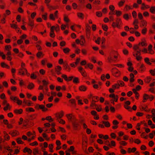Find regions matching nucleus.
Listing matches in <instances>:
<instances>
[{
    "label": "nucleus",
    "instance_id": "nucleus-1",
    "mask_svg": "<svg viewBox=\"0 0 155 155\" xmlns=\"http://www.w3.org/2000/svg\"><path fill=\"white\" fill-rule=\"evenodd\" d=\"M141 51V49H139V50L134 51L133 53V56L136 57V59L137 61L141 60L142 58V57L140 56Z\"/></svg>",
    "mask_w": 155,
    "mask_h": 155
},
{
    "label": "nucleus",
    "instance_id": "nucleus-2",
    "mask_svg": "<svg viewBox=\"0 0 155 155\" xmlns=\"http://www.w3.org/2000/svg\"><path fill=\"white\" fill-rule=\"evenodd\" d=\"M66 116L69 121L72 123L74 121L78 120L75 116L72 114H67Z\"/></svg>",
    "mask_w": 155,
    "mask_h": 155
},
{
    "label": "nucleus",
    "instance_id": "nucleus-3",
    "mask_svg": "<svg viewBox=\"0 0 155 155\" xmlns=\"http://www.w3.org/2000/svg\"><path fill=\"white\" fill-rule=\"evenodd\" d=\"M58 11H56L54 15L53 14H51L49 15V18L53 21H54L56 18H58Z\"/></svg>",
    "mask_w": 155,
    "mask_h": 155
},
{
    "label": "nucleus",
    "instance_id": "nucleus-4",
    "mask_svg": "<svg viewBox=\"0 0 155 155\" xmlns=\"http://www.w3.org/2000/svg\"><path fill=\"white\" fill-rule=\"evenodd\" d=\"M140 109L141 110H144L146 112H149L150 109L148 108V106L146 104H143L140 106Z\"/></svg>",
    "mask_w": 155,
    "mask_h": 155
},
{
    "label": "nucleus",
    "instance_id": "nucleus-5",
    "mask_svg": "<svg viewBox=\"0 0 155 155\" xmlns=\"http://www.w3.org/2000/svg\"><path fill=\"white\" fill-rule=\"evenodd\" d=\"M35 108L37 109H41L43 111L45 112L47 111L48 109L45 108V106L43 105H39L37 104L35 105Z\"/></svg>",
    "mask_w": 155,
    "mask_h": 155
},
{
    "label": "nucleus",
    "instance_id": "nucleus-6",
    "mask_svg": "<svg viewBox=\"0 0 155 155\" xmlns=\"http://www.w3.org/2000/svg\"><path fill=\"white\" fill-rule=\"evenodd\" d=\"M111 72L113 75L116 77L119 76L120 74V71L116 68H113Z\"/></svg>",
    "mask_w": 155,
    "mask_h": 155
},
{
    "label": "nucleus",
    "instance_id": "nucleus-7",
    "mask_svg": "<svg viewBox=\"0 0 155 155\" xmlns=\"http://www.w3.org/2000/svg\"><path fill=\"white\" fill-rule=\"evenodd\" d=\"M18 71V73L20 75H24L28 73L27 70L26 68H20Z\"/></svg>",
    "mask_w": 155,
    "mask_h": 155
},
{
    "label": "nucleus",
    "instance_id": "nucleus-8",
    "mask_svg": "<svg viewBox=\"0 0 155 155\" xmlns=\"http://www.w3.org/2000/svg\"><path fill=\"white\" fill-rule=\"evenodd\" d=\"M79 71L81 73L82 75L84 77L87 76V74L85 71L81 67H79L78 68Z\"/></svg>",
    "mask_w": 155,
    "mask_h": 155
},
{
    "label": "nucleus",
    "instance_id": "nucleus-9",
    "mask_svg": "<svg viewBox=\"0 0 155 155\" xmlns=\"http://www.w3.org/2000/svg\"><path fill=\"white\" fill-rule=\"evenodd\" d=\"M64 115V112L63 111H61L60 112L56 114V117L57 120H60Z\"/></svg>",
    "mask_w": 155,
    "mask_h": 155
},
{
    "label": "nucleus",
    "instance_id": "nucleus-10",
    "mask_svg": "<svg viewBox=\"0 0 155 155\" xmlns=\"http://www.w3.org/2000/svg\"><path fill=\"white\" fill-rule=\"evenodd\" d=\"M54 26H52L50 29V36L51 38H54L55 36V34L54 32Z\"/></svg>",
    "mask_w": 155,
    "mask_h": 155
},
{
    "label": "nucleus",
    "instance_id": "nucleus-11",
    "mask_svg": "<svg viewBox=\"0 0 155 155\" xmlns=\"http://www.w3.org/2000/svg\"><path fill=\"white\" fill-rule=\"evenodd\" d=\"M77 121H75L72 123L74 129L75 130H78V127L79 126V124Z\"/></svg>",
    "mask_w": 155,
    "mask_h": 155
},
{
    "label": "nucleus",
    "instance_id": "nucleus-12",
    "mask_svg": "<svg viewBox=\"0 0 155 155\" xmlns=\"http://www.w3.org/2000/svg\"><path fill=\"white\" fill-rule=\"evenodd\" d=\"M116 23L117 25V28H120L122 23L121 19L119 18H117L116 19Z\"/></svg>",
    "mask_w": 155,
    "mask_h": 155
},
{
    "label": "nucleus",
    "instance_id": "nucleus-13",
    "mask_svg": "<svg viewBox=\"0 0 155 155\" xmlns=\"http://www.w3.org/2000/svg\"><path fill=\"white\" fill-rule=\"evenodd\" d=\"M23 152L24 153L27 152L29 154H31L32 153V150L30 148L25 147L23 149Z\"/></svg>",
    "mask_w": 155,
    "mask_h": 155
},
{
    "label": "nucleus",
    "instance_id": "nucleus-14",
    "mask_svg": "<svg viewBox=\"0 0 155 155\" xmlns=\"http://www.w3.org/2000/svg\"><path fill=\"white\" fill-rule=\"evenodd\" d=\"M18 132L16 130L12 131L9 133V134H11L13 137L18 135Z\"/></svg>",
    "mask_w": 155,
    "mask_h": 155
},
{
    "label": "nucleus",
    "instance_id": "nucleus-15",
    "mask_svg": "<svg viewBox=\"0 0 155 155\" xmlns=\"http://www.w3.org/2000/svg\"><path fill=\"white\" fill-rule=\"evenodd\" d=\"M23 103L26 104L28 106H31V105L33 104L31 101L25 99L24 100Z\"/></svg>",
    "mask_w": 155,
    "mask_h": 155
},
{
    "label": "nucleus",
    "instance_id": "nucleus-16",
    "mask_svg": "<svg viewBox=\"0 0 155 155\" xmlns=\"http://www.w3.org/2000/svg\"><path fill=\"white\" fill-rule=\"evenodd\" d=\"M87 89V87L84 85H81L79 87V90L81 91H85Z\"/></svg>",
    "mask_w": 155,
    "mask_h": 155
},
{
    "label": "nucleus",
    "instance_id": "nucleus-17",
    "mask_svg": "<svg viewBox=\"0 0 155 155\" xmlns=\"http://www.w3.org/2000/svg\"><path fill=\"white\" fill-rule=\"evenodd\" d=\"M152 46L151 45H149L148 47V53L151 54H153L154 53V51L152 49Z\"/></svg>",
    "mask_w": 155,
    "mask_h": 155
},
{
    "label": "nucleus",
    "instance_id": "nucleus-18",
    "mask_svg": "<svg viewBox=\"0 0 155 155\" xmlns=\"http://www.w3.org/2000/svg\"><path fill=\"white\" fill-rule=\"evenodd\" d=\"M81 38L80 42L81 41V43L80 44L81 45L83 46L84 45V44L85 43V40L83 36H81Z\"/></svg>",
    "mask_w": 155,
    "mask_h": 155
},
{
    "label": "nucleus",
    "instance_id": "nucleus-19",
    "mask_svg": "<svg viewBox=\"0 0 155 155\" xmlns=\"http://www.w3.org/2000/svg\"><path fill=\"white\" fill-rule=\"evenodd\" d=\"M77 15L79 18H81V19H83L84 18V15L82 13H77Z\"/></svg>",
    "mask_w": 155,
    "mask_h": 155
},
{
    "label": "nucleus",
    "instance_id": "nucleus-20",
    "mask_svg": "<svg viewBox=\"0 0 155 155\" xmlns=\"http://www.w3.org/2000/svg\"><path fill=\"white\" fill-rule=\"evenodd\" d=\"M102 123L104 124V126L107 127H109L110 126V123L107 121H102Z\"/></svg>",
    "mask_w": 155,
    "mask_h": 155
},
{
    "label": "nucleus",
    "instance_id": "nucleus-21",
    "mask_svg": "<svg viewBox=\"0 0 155 155\" xmlns=\"http://www.w3.org/2000/svg\"><path fill=\"white\" fill-rule=\"evenodd\" d=\"M1 65L2 67L3 68H6L7 69H9L10 67L7 64L4 62H2L1 64Z\"/></svg>",
    "mask_w": 155,
    "mask_h": 155
},
{
    "label": "nucleus",
    "instance_id": "nucleus-22",
    "mask_svg": "<svg viewBox=\"0 0 155 155\" xmlns=\"http://www.w3.org/2000/svg\"><path fill=\"white\" fill-rule=\"evenodd\" d=\"M35 86L34 84L32 83H30L27 86L28 88L30 90L33 89Z\"/></svg>",
    "mask_w": 155,
    "mask_h": 155
},
{
    "label": "nucleus",
    "instance_id": "nucleus-23",
    "mask_svg": "<svg viewBox=\"0 0 155 155\" xmlns=\"http://www.w3.org/2000/svg\"><path fill=\"white\" fill-rule=\"evenodd\" d=\"M145 69L146 68L144 65L143 64H142L140 65L139 69L141 72H143L144 71Z\"/></svg>",
    "mask_w": 155,
    "mask_h": 155
},
{
    "label": "nucleus",
    "instance_id": "nucleus-24",
    "mask_svg": "<svg viewBox=\"0 0 155 155\" xmlns=\"http://www.w3.org/2000/svg\"><path fill=\"white\" fill-rule=\"evenodd\" d=\"M44 97V96L43 94L42 93H40L38 97V99L41 101L43 100Z\"/></svg>",
    "mask_w": 155,
    "mask_h": 155
},
{
    "label": "nucleus",
    "instance_id": "nucleus-25",
    "mask_svg": "<svg viewBox=\"0 0 155 155\" xmlns=\"http://www.w3.org/2000/svg\"><path fill=\"white\" fill-rule=\"evenodd\" d=\"M145 62L148 65H150L151 63L150 62V60L148 58H146L144 59Z\"/></svg>",
    "mask_w": 155,
    "mask_h": 155
},
{
    "label": "nucleus",
    "instance_id": "nucleus-26",
    "mask_svg": "<svg viewBox=\"0 0 155 155\" xmlns=\"http://www.w3.org/2000/svg\"><path fill=\"white\" fill-rule=\"evenodd\" d=\"M14 112L16 114H20L22 113L23 110L22 109H16L14 110Z\"/></svg>",
    "mask_w": 155,
    "mask_h": 155
},
{
    "label": "nucleus",
    "instance_id": "nucleus-27",
    "mask_svg": "<svg viewBox=\"0 0 155 155\" xmlns=\"http://www.w3.org/2000/svg\"><path fill=\"white\" fill-rule=\"evenodd\" d=\"M36 55L38 58H39L41 57H43L44 54L41 51H39L37 53Z\"/></svg>",
    "mask_w": 155,
    "mask_h": 155
},
{
    "label": "nucleus",
    "instance_id": "nucleus-28",
    "mask_svg": "<svg viewBox=\"0 0 155 155\" xmlns=\"http://www.w3.org/2000/svg\"><path fill=\"white\" fill-rule=\"evenodd\" d=\"M141 22L142 23V27H146L147 25V22L146 21L144 20H142Z\"/></svg>",
    "mask_w": 155,
    "mask_h": 155
},
{
    "label": "nucleus",
    "instance_id": "nucleus-29",
    "mask_svg": "<svg viewBox=\"0 0 155 155\" xmlns=\"http://www.w3.org/2000/svg\"><path fill=\"white\" fill-rule=\"evenodd\" d=\"M42 82L43 84V86L44 87L47 86L49 84L48 81H46L45 80H43L42 81Z\"/></svg>",
    "mask_w": 155,
    "mask_h": 155
},
{
    "label": "nucleus",
    "instance_id": "nucleus-30",
    "mask_svg": "<svg viewBox=\"0 0 155 155\" xmlns=\"http://www.w3.org/2000/svg\"><path fill=\"white\" fill-rule=\"evenodd\" d=\"M26 111L27 112H34L35 110L32 107H27L26 108Z\"/></svg>",
    "mask_w": 155,
    "mask_h": 155
},
{
    "label": "nucleus",
    "instance_id": "nucleus-31",
    "mask_svg": "<svg viewBox=\"0 0 155 155\" xmlns=\"http://www.w3.org/2000/svg\"><path fill=\"white\" fill-rule=\"evenodd\" d=\"M96 102V101H94V100H92L91 101V103L90 106L91 107H93V109L95 107H94V106L95 107H96L97 105L95 103Z\"/></svg>",
    "mask_w": 155,
    "mask_h": 155
},
{
    "label": "nucleus",
    "instance_id": "nucleus-32",
    "mask_svg": "<svg viewBox=\"0 0 155 155\" xmlns=\"http://www.w3.org/2000/svg\"><path fill=\"white\" fill-rule=\"evenodd\" d=\"M151 80V78L150 77H147L144 79V81L146 83H149L150 82Z\"/></svg>",
    "mask_w": 155,
    "mask_h": 155
},
{
    "label": "nucleus",
    "instance_id": "nucleus-33",
    "mask_svg": "<svg viewBox=\"0 0 155 155\" xmlns=\"http://www.w3.org/2000/svg\"><path fill=\"white\" fill-rule=\"evenodd\" d=\"M150 11L152 14L155 13V6L151 7L150 8Z\"/></svg>",
    "mask_w": 155,
    "mask_h": 155
},
{
    "label": "nucleus",
    "instance_id": "nucleus-34",
    "mask_svg": "<svg viewBox=\"0 0 155 155\" xmlns=\"http://www.w3.org/2000/svg\"><path fill=\"white\" fill-rule=\"evenodd\" d=\"M70 49L68 48H66L63 49V51L66 54H68L70 51Z\"/></svg>",
    "mask_w": 155,
    "mask_h": 155
},
{
    "label": "nucleus",
    "instance_id": "nucleus-35",
    "mask_svg": "<svg viewBox=\"0 0 155 155\" xmlns=\"http://www.w3.org/2000/svg\"><path fill=\"white\" fill-rule=\"evenodd\" d=\"M64 69L68 71H70L71 70V68L68 65H66L64 66Z\"/></svg>",
    "mask_w": 155,
    "mask_h": 155
},
{
    "label": "nucleus",
    "instance_id": "nucleus-36",
    "mask_svg": "<svg viewBox=\"0 0 155 155\" xmlns=\"http://www.w3.org/2000/svg\"><path fill=\"white\" fill-rule=\"evenodd\" d=\"M140 46L138 45H134L133 47V49L134 51L140 49L139 48Z\"/></svg>",
    "mask_w": 155,
    "mask_h": 155
},
{
    "label": "nucleus",
    "instance_id": "nucleus-37",
    "mask_svg": "<svg viewBox=\"0 0 155 155\" xmlns=\"http://www.w3.org/2000/svg\"><path fill=\"white\" fill-rule=\"evenodd\" d=\"M73 82L74 83H78L79 82L78 78L74 77L73 80Z\"/></svg>",
    "mask_w": 155,
    "mask_h": 155
},
{
    "label": "nucleus",
    "instance_id": "nucleus-38",
    "mask_svg": "<svg viewBox=\"0 0 155 155\" xmlns=\"http://www.w3.org/2000/svg\"><path fill=\"white\" fill-rule=\"evenodd\" d=\"M117 83L119 85V87L120 86H124V82L121 81H117Z\"/></svg>",
    "mask_w": 155,
    "mask_h": 155
},
{
    "label": "nucleus",
    "instance_id": "nucleus-39",
    "mask_svg": "<svg viewBox=\"0 0 155 155\" xmlns=\"http://www.w3.org/2000/svg\"><path fill=\"white\" fill-rule=\"evenodd\" d=\"M10 98L11 100L14 101V102H15L16 101H17L18 98L17 97H13L12 96L10 97Z\"/></svg>",
    "mask_w": 155,
    "mask_h": 155
},
{
    "label": "nucleus",
    "instance_id": "nucleus-40",
    "mask_svg": "<svg viewBox=\"0 0 155 155\" xmlns=\"http://www.w3.org/2000/svg\"><path fill=\"white\" fill-rule=\"evenodd\" d=\"M139 45L140 46V45H141L142 46H146L147 45V44L145 42V41H143L141 42H140L139 43Z\"/></svg>",
    "mask_w": 155,
    "mask_h": 155
},
{
    "label": "nucleus",
    "instance_id": "nucleus-41",
    "mask_svg": "<svg viewBox=\"0 0 155 155\" xmlns=\"http://www.w3.org/2000/svg\"><path fill=\"white\" fill-rule=\"evenodd\" d=\"M38 150V149L35 148L33 150V154L34 155H36L37 154H39Z\"/></svg>",
    "mask_w": 155,
    "mask_h": 155
},
{
    "label": "nucleus",
    "instance_id": "nucleus-42",
    "mask_svg": "<svg viewBox=\"0 0 155 155\" xmlns=\"http://www.w3.org/2000/svg\"><path fill=\"white\" fill-rule=\"evenodd\" d=\"M62 69V68L59 66H57L56 67L55 69V71H60Z\"/></svg>",
    "mask_w": 155,
    "mask_h": 155
},
{
    "label": "nucleus",
    "instance_id": "nucleus-43",
    "mask_svg": "<svg viewBox=\"0 0 155 155\" xmlns=\"http://www.w3.org/2000/svg\"><path fill=\"white\" fill-rule=\"evenodd\" d=\"M133 9V8L132 6H129L127 5H126L125 6V9L126 11H127L130 9Z\"/></svg>",
    "mask_w": 155,
    "mask_h": 155
},
{
    "label": "nucleus",
    "instance_id": "nucleus-44",
    "mask_svg": "<svg viewBox=\"0 0 155 155\" xmlns=\"http://www.w3.org/2000/svg\"><path fill=\"white\" fill-rule=\"evenodd\" d=\"M28 25L31 26H33L34 25L33 21V20H31L30 18H29Z\"/></svg>",
    "mask_w": 155,
    "mask_h": 155
},
{
    "label": "nucleus",
    "instance_id": "nucleus-45",
    "mask_svg": "<svg viewBox=\"0 0 155 155\" xmlns=\"http://www.w3.org/2000/svg\"><path fill=\"white\" fill-rule=\"evenodd\" d=\"M147 29L146 28L144 27L141 30V33H142L144 35H145L146 34L147 32Z\"/></svg>",
    "mask_w": 155,
    "mask_h": 155
},
{
    "label": "nucleus",
    "instance_id": "nucleus-46",
    "mask_svg": "<svg viewBox=\"0 0 155 155\" xmlns=\"http://www.w3.org/2000/svg\"><path fill=\"white\" fill-rule=\"evenodd\" d=\"M54 27V30L55 29L56 32L59 31L60 30L59 26L58 25H56V26H53Z\"/></svg>",
    "mask_w": 155,
    "mask_h": 155
},
{
    "label": "nucleus",
    "instance_id": "nucleus-47",
    "mask_svg": "<svg viewBox=\"0 0 155 155\" xmlns=\"http://www.w3.org/2000/svg\"><path fill=\"white\" fill-rule=\"evenodd\" d=\"M96 14V16L98 17H101L102 15V14L101 12H97Z\"/></svg>",
    "mask_w": 155,
    "mask_h": 155
},
{
    "label": "nucleus",
    "instance_id": "nucleus-48",
    "mask_svg": "<svg viewBox=\"0 0 155 155\" xmlns=\"http://www.w3.org/2000/svg\"><path fill=\"white\" fill-rule=\"evenodd\" d=\"M102 28L103 30L105 31H107L108 29V26L106 25H103Z\"/></svg>",
    "mask_w": 155,
    "mask_h": 155
},
{
    "label": "nucleus",
    "instance_id": "nucleus-49",
    "mask_svg": "<svg viewBox=\"0 0 155 155\" xmlns=\"http://www.w3.org/2000/svg\"><path fill=\"white\" fill-rule=\"evenodd\" d=\"M114 65L121 68H123L124 67V65L122 64H114Z\"/></svg>",
    "mask_w": 155,
    "mask_h": 155
},
{
    "label": "nucleus",
    "instance_id": "nucleus-50",
    "mask_svg": "<svg viewBox=\"0 0 155 155\" xmlns=\"http://www.w3.org/2000/svg\"><path fill=\"white\" fill-rule=\"evenodd\" d=\"M81 52L84 55H86L87 53V50L84 48H83L81 50Z\"/></svg>",
    "mask_w": 155,
    "mask_h": 155
},
{
    "label": "nucleus",
    "instance_id": "nucleus-51",
    "mask_svg": "<svg viewBox=\"0 0 155 155\" xmlns=\"http://www.w3.org/2000/svg\"><path fill=\"white\" fill-rule=\"evenodd\" d=\"M47 13H45L44 14L42 15V18L45 20H46L47 18Z\"/></svg>",
    "mask_w": 155,
    "mask_h": 155
},
{
    "label": "nucleus",
    "instance_id": "nucleus-52",
    "mask_svg": "<svg viewBox=\"0 0 155 155\" xmlns=\"http://www.w3.org/2000/svg\"><path fill=\"white\" fill-rule=\"evenodd\" d=\"M10 108V105L9 104H6V106L4 107L3 109L4 110L6 111Z\"/></svg>",
    "mask_w": 155,
    "mask_h": 155
},
{
    "label": "nucleus",
    "instance_id": "nucleus-53",
    "mask_svg": "<svg viewBox=\"0 0 155 155\" xmlns=\"http://www.w3.org/2000/svg\"><path fill=\"white\" fill-rule=\"evenodd\" d=\"M92 100H94L95 101L97 102L99 100V97L96 96H93L92 97Z\"/></svg>",
    "mask_w": 155,
    "mask_h": 155
},
{
    "label": "nucleus",
    "instance_id": "nucleus-54",
    "mask_svg": "<svg viewBox=\"0 0 155 155\" xmlns=\"http://www.w3.org/2000/svg\"><path fill=\"white\" fill-rule=\"evenodd\" d=\"M46 120H49L50 122H52L53 121V119L50 116H47L46 118Z\"/></svg>",
    "mask_w": 155,
    "mask_h": 155
},
{
    "label": "nucleus",
    "instance_id": "nucleus-55",
    "mask_svg": "<svg viewBox=\"0 0 155 155\" xmlns=\"http://www.w3.org/2000/svg\"><path fill=\"white\" fill-rule=\"evenodd\" d=\"M119 85L118 84V83H117L116 84L113 85L112 86V88L115 89H116L119 88Z\"/></svg>",
    "mask_w": 155,
    "mask_h": 155
},
{
    "label": "nucleus",
    "instance_id": "nucleus-56",
    "mask_svg": "<svg viewBox=\"0 0 155 155\" xmlns=\"http://www.w3.org/2000/svg\"><path fill=\"white\" fill-rule=\"evenodd\" d=\"M57 120L59 122L60 124H65V121L62 119H60V120Z\"/></svg>",
    "mask_w": 155,
    "mask_h": 155
},
{
    "label": "nucleus",
    "instance_id": "nucleus-57",
    "mask_svg": "<svg viewBox=\"0 0 155 155\" xmlns=\"http://www.w3.org/2000/svg\"><path fill=\"white\" fill-rule=\"evenodd\" d=\"M5 49L6 50L9 51L11 49V47L10 45H7L5 46Z\"/></svg>",
    "mask_w": 155,
    "mask_h": 155
},
{
    "label": "nucleus",
    "instance_id": "nucleus-58",
    "mask_svg": "<svg viewBox=\"0 0 155 155\" xmlns=\"http://www.w3.org/2000/svg\"><path fill=\"white\" fill-rule=\"evenodd\" d=\"M119 143L120 145L124 146H126L127 144V143L125 141H120Z\"/></svg>",
    "mask_w": 155,
    "mask_h": 155
},
{
    "label": "nucleus",
    "instance_id": "nucleus-59",
    "mask_svg": "<svg viewBox=\"0 0 155 155\" xmlns=\"http://www.w3.org/2000/svg\"><path fill=\"white\" fill-rule=\"evenodd\" d=\"M18 144H23V142L22 141L21 138H18L16 140Z\"/></svg>",
    "mask_w": 155,
    "mask_h": 155
},
{
    "label": "nucleus",
    "instance_id": "nucleus-60",
    "mask_svg": "<svg viewBox=\"0 0 155 155\" xmlns=\"http://www.w3.org/2000/svg\"><path fill=\"white\" fill-rule=\"evenodd\" d=\"M149 98V95L147 94H145L143 95V98H144V100H147Z\"/></svg>",
    "mask_w": 155,
    "mask_h": 155
},
{
    "label": "nucleus",
    "instance_id": "nucleus-61",
    "mask_svg": "<svg viewBox=\"0 0 155 155\" xmlns=\"http://www.w3.org/2000/svg\"><path fill=\"white\" fill-rule=\"evenodd\" d=\"M123 18L126 20H128L129 18V17L128 14H126L124 15Z\"/></svg>",
    "mask_w": 155,
    "mask_h": 155
},
{
    "label": "nucleus",
    "instance_id": "nucleus-62",
    "mask_svg": "<svg viewBox=\"0 0 155 155\" xmlns=\"http://www.w3.org/2000/svg\"><path fill=\"white\" fill-rule=\"evenodd\" d=\"M4 140H8L10 139V137L8 134L4 136Z\"/></svg>",
    "mask_w": 155,
    "mask_h": 155
},
{
    "label": "nucleus",
    "instance_id": "nucleus-63",
    "mask_svg": "<svg viewBox=\"0 0 155 155\" xmlns=\"http://www.w3.org/2000/svg\"><path fill=\"white\" fill-rule=\"evenodd\" d=\"M152 93H155V88L154 87L150 88L149 90Z\"/></svg>",
    "mask_w": 155,
    "mask_h": 155
},
{
    "label": "nucleus",
    "instance_id": "nucleus-64",
    "mask_svg": "<svg viewBox=\"0 0 155 155\" xmlns=\"http://www.w3.org/2000/svg\"><path fill=\"white\" fill-rule=\"evenodd\" d=\"M150 72L153 76L155 75V69L154 70H150L149 71Z\"/></svg>",
    "mask_w": 155,
    "mask_h": 155
}]
</instances>
